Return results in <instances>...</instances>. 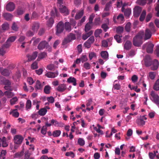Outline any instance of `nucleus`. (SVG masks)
Masks as SVG:
<instances>
[{"mask_svg":"<svg viewBox=\"0 0 159 159\" xmlns=\"http://www.w3.org/2000/svg\"><path fill=\"white\" fill-rule=\"evenodd\" d=\"M61 133V131L60 130H56L53 132L52 135L54 137H58L59 136Z\"/></svg>","mask_w":159,"mask_h":159,"instance_id":"obj_39","label":"nucleus"},{"mask_svg":"<svg viewBox=\"0 0 159 159\" xmlns=\"http://www.w3.org/2000/svg\"><path fill=\"white\" fill-rule=\"evenodd\" d=\"M30 153L28 151L26 152L25 153L24 159H29L30 158Z\"/></svg>","mask_w":159,"mask_h":159,"instance_id":"obj_63","label":"nucleus"},{"mask_svg":"<svg viewBox=\"0 0 159 159\" xmlns=\"http://www.w3.org/2000/svg\"><path fill=\"white\" fill-rule=\"evenodd\" d=\"M54 22V20L52 17H51L49 18V20L47 21V25L49 27H51L52 25Z\"/></svg>","mask_w":159,"mask_h":159,"instance_id":"obj_37","label":"nucleus"},{"mask_svg":"<svg viewBox=\"0 0 159 159\" xmlns=\"http://www.w3.org/2000/svg\"><path fill=\"white\" fill-rule=\"evenodd\" d=\"M49 47L48 43L46 41L44 40L41 42L39 44L38 48L40 50H41L45 48H47Z\"/></svg>","mask_w":159,"mask_h":159,"instance_id":"obj_6","label":"nucleus"},{"mask_svg":"<svg viewBox=\"0 0 159 159\" xmlns=\"http://www.w3.org/2000/svg\"><path fill=\"white\" fill-rule=\"evenodd\" d=\"M24 155V152L21 151L20 152H17L15 154V157H16L20 158Z\"/></svg>","mask_w":159,"mask_h":159,"instance_id":"obj_53","label":"nucleus"},{"mask_svg":"<svg viewBox=\"0 0 159 159\" xmlns=\"http://www.w3.org/2000/svg\"><path fill=\"white\" fill-rule=\"evenodd\" d=\"M56 28V34L58 35L59 34L62 33L64 29L63 22L62 21L59 22L57 24Z\"/></svg>","mask_w":159,"mask_h":159,"instance_id":"obj_3","label":"nucleus"},{"mask_svg":"<svg viewBox=\"0 0 159 159\" xmlns=\"http://www.w3.org/2000/svg\"><path fill=\"white\" fill-rule=\"evenodd\" d=\"M101 23L100 18V17H97L95 18L94 24L96 25H100Z\"/></svg>","mask_w":159,"mask_h":159,"instance_id":"obj_44","label":"nucleus"},{"mask_svg":"<svg viewBox=\"0 0 159 159\" xmlns=\"http://www.w3.org/2000/svg\"><path fill=\"white\" fill-rule=\"evenodd\" d=\"M131 12V11L130 9H127L124 11V15L125 16L128 17L130 15Z\"/></svg>","mask_w":159,"mask_h":159,"instance_id":"obj_47","label":"nucleus"},{"mask_svg":"<svg viewBox=\"0 0 159 159\" xmlns=\"http://www.w3.org/2000/svg\"><path fill=\"white\" fill-rule=\"evenodd\" d=\"M27 80L30 85H32L34 82L33 79L30 77H28L27 79Z\"/></svg>","mask_w":159,"mask_h":159,"instance_id":"obj_60","label":"nucleus"},{"mask_svg":"<svg viewBox=\"0 0 159 159\" xmlns=\"http://www.w3.org/2000/svg\"><path fill=\"white\" fill-rule=\"evenodd\" d=\"M101 55L102 57L104 59H106L108 58V54L106 51H102L101 53Z\"/></svg>","mask_w":159,"mask_h":159,"instance_id":"obj_32","label":"nucleus"},{"mask_svg":"<svg viewBox=\"0 0 159 159\" xmlns=\"http://www.w3.org/2000/svg\"><path fill=\"white\" fill-rule=\"evenodd\" d=\"M124 30L123 27L119 26L116 28V32L117 34H120L123 33Z\"/></svg>","mask_w":159,"mask_h":159,"instance_id":"obj_33","label":"nucleus"},{"mask_svg":"<svg viewBox=\"0 0 159 159\" xmlns=\"http://www.w3.org/2000/svg\"><path fill=\"white\" fill-rule=\"evenodd\" d=\"M60 11L61 12L64 13L65 15H68L69 13V10L65 6L63 7L62 8H60Z\"/></svg>","mask_w":159,"mask_h":159,"instance_id":"obj_23","label":"nucleus"},{"mask_svg":"<svg viewBox=\"0 0 159 159\" xmlns=\"http://www.w3.org/2000/svg\"><path fill=\"white\" fill-rule=\"evenodd\" d=\"M51 88L49 85H46L45 86L44 89V92L47 94H49L50 93V90Z\"/></svg>","mask_w":159,"mask_h":159,"instance_id":"obj_41","label":"nucleus"},{"mask_svg":"<svg viewBox=\"0 0 159 159\" xmlns=\"http://www.w3.org/2000/svg\"><path fill=\"white\" fill-rule=\"evenodd\" d=\"M131 24L129 22L127 23L126 24L125 26V30L126 32H130L131 29Z\"/></svg>","mask_w":159,"mask_h":159,"instance_id":"obj_40","label":"nucleus"},{"mask_svg":"<svg viewBox=\"0 0 159 159\" xmlns=\"http://www.w3.org/2000/svg\"><path fill=\"white\" fill-rule=\"evenodd\" d=\"M16 38V36H12L10 37L5 43L7 47H10L11 45V43L14 42Z\"/></svg>","mask_w":159,"mask_h":159,"instance_id":"obj_8","label":"nucleus"},{"mask_svg":"<svg viewBox=\"0 0 159 159\" xmlns=\"http://www.w3.org/2000/svg\"><path fill=\"white\" fill-rule=\"evenodd\" d=\"M136 123L139 126L143 125L145 124V121L141 119H138L136 120Z\"/></svg>","mask_w":159,"mask_h":159,"instance_id":"obj_34","label":"nucleus"},{"mask_svg":"<svg viewBox=\"0 0 159 159\" xmlns=\"http://www.w3.org/2000/svg\"><path fill=\"white\" fill-rule=\"evenodd\" d=\"M47 56V54L45 52H43L39 54L38 57L42 59L45 58Z\"/></svg>","mask_w":159,"mask_h":159,"instance_id":"obj_45","label":"nucleus"},{"mask_svg":"<svg viewBox=\"0 0 159 159\" xmlns=\"http://www.w3.org/2000/svg\"><path fill=\"white\" fill-rule=\"evenodd\" d=\"M1 74L5 76H9L10 74V72L9 70L5 69L2 71H1Z\"/></svg>","mask_w":159,"mask_h":159,"instance_id":"obj_26","label":"nucleus"},{"mask_svg":"<svg viewBox=\"0 0 159 159\" xmlns=\"http://www.w3.org/2000/svg\"><path fill=\"white\" fill-rule=\"evenodd\" d=\"M149 28L150 31L152 32V33H155L156 31L155 29V26L154 24L152 22H150L149 25Z\"/></svg>","mask_w":159,"mask_h":159,"instance_id":"obj_31","label":"nucleus"},{"mask_svg":"<svg viewBox=\"0 0 159 159\" xmlns=\"http://www.w3.org/2000/svg\"><path fill=\"white\" fill-rule=\"evenodd\" d=\"M91 23H87L85 25V31L86 32H87L89 31L91 28L92 27L90 25Z\"/></svg>","mask_w":159,"mask_h":159,"instance_id":"obj_42","label":"nucleus"},{"mask_svg":"<svg viewBox=\"0 0 159 159\" xmlns=\"http://www.w3.org/2000/svg\"><path fill=\"white\" fill-rule=\"evenodd\" d=\"M47 111V110L46 108H42L40 109L38 111V114L39 115L43 116L45 115Z\"/></svg>","mask_w":159,"mask_h":159,"instance_id":"obj_27","label":"nucleus"},{"mask_svg":"<svg viewBox=\"0 0 159 159\" xmlns=\"http://www.w3.org/2000/svg\"><path fill=\"white\" fill-rule=\"evenodd\" d=\"M84 10H82L80 11L78 13L76 14L75 16V19L76 20H79L83 16L84 14Z\"/></svg>","mask_w":159,"mask_h":159,"instance_id":"obj_25","label":"nucleus"},{"mask_svg":"<svg viewBox=\"0 0 159 159\" xmlns=\"http://www.w3.org/2000/svg\"><path fill=\"white\" fill-rule=\"evenodd\" d=\"M9 25L7 22L2 24L1 26L2 30L4 31L8 30L9 28Z\"/></svg>","mask_w":159,"mask_h":159,"instance_id":"obj_24","label":"nucleus"},{"mask_svg":"<svg viewBox=\"0 0 159 159\" xmlns=\"http://www.w3.org/2000/svg\"><path fill=\"white\" fill-rule=\"evenodd\" d=\"M2 144V146L3 147H6L7 146L8 144L6 141V138L5 137H3L2 139L0 138V147Z\"/></svg>","mask_w":159,"mask_h":159,"instance_id":"obj_17","label":"nucleus"},{"mask_svg":"<svg viewBox=\"0 0 159 159\" xmlns=\"http://www.w3.org/2000/svg\"><path fill=\"white\" fill-rule=\"evenodd\" d=\"M38 52L35 51L33 52L32 55L28 54L27 55V57H28V60L29 61H31L35 59L38 55Z\"/></svg>","mask_w":159,"mask_h":159,"instance_id":"obj_13","label":"nucleus"},{"mask_svg":"<svg viewBox=\"0 0 159 159\" xmlns=\"http://www.w3.org/2000/svg\"><path fill=\"white\" fill-rule=\"evenodd\" d=\"M66 89V84H63L59 85L57 88V90L59 92H62Z\"/></svg>","mask_w":159,"mask_h":159,"instance_id":"obj_18","label":"nucleus"},{"mask_svg":"<svg viewBox=\"0 0 159 159\" xmlns=\"http://www.w3.org/2000/svg\"><path fill=\"white\" fill-rule=\"evenodd\" d=\"M25 11L24 8L18 7L17 10V14L19 15H22L25 12Z\"/></svg>","mask_w":159,"mask_h":159,"instance_id":"obj_35","label":"nucleus"},{"mask_svg":"<svg viewBox=\"0 0 159 159\" xmlns=\"http://www.w3.org/2000/svg\"><path fill=\"white\" fill-rule=\"evenodd\" d=\"M54 10H52L51 12V16L55 17V16H59V13L57 11V10L56 7H54Z\"/></svg>","mask_w":159,"mask_h":159,"instance_id":"obj_30","label":"nucleus"},{"mask_svg":"<svg viewBox=\"0 0 159 159\" xmlns=\"http://www.w3.org/2000/svg\"><path fill=\"white\" fill-rule=\"evenodd\" d=\"M81 62L83 63L86 61L88 60V58L86 55H84L82 56L80 58Z\"/></svg>","mask_w":159,"mask_h":159,"instance_id":"obj_59","label":"nucleus"},{"mask_svg":"<svg viewBox=\"0 0 159 159\" xmlns=\"http://www.w3.org/2000/svg\"><path fill=\"white\" fill-rule=\"evenodd\" d=\"M131 42L129 40H127L125 44L124 48L127 50H129L131 49Z\"/></svg>","mask_w":159,"mask_h":159,"instance_id":"obj_20","label":"nucleus"},{"mask_svg":"<svg viewBox=\"0 0 159 159\" xmlns=\"http://www.w3.org/2000/svg\"><path fill=\"white\" fill-rule=\"evenodd\" d=\"M152 32L151 31L150 29H146L145 32V37H144V39L145 40L149 39L151 38Z\"/></svg>","mask_w":159,"mask_h":159,"instance_id":"obj_12","label":"nucleus"},{"mask_svg":"<svg viewBox=\"0 0 159 159\" xmlns=\"http://www.w3.org/2000/svg\"><path fill=\"white\" fill-rule=\"evenodd\" d=\"M35 88L38 89H40L42 88V86L40 81L37 80L36 82V85L35 86Z\"/></svg>","mask_w":159,"mask_h":159,"instance_id":"obj_46","label":"nucleus"},{"mask_svg":"<svg viewBox=\"0 0 159 159\" xmlns=\"http://www.w3.org/2000/svg\"><path fill=\"white\" fill-rule=\"evenodd\" d=\"M94 41V39L93 36H92L90 37V38L87 40V41L89 42L90 44L93 43Z\"/></svg>","mask_w":159,"mask_h":159,"instance_id":"obj_58","label":"nucleus"},{"mask_svg":"<svg viewBox=\"0 0 159 159\" xmlns=\"http://www.w3.org/2000/svg\"><path fill=\"white\" fill-rule=\"evenodd\" d=\"M47 128L46 126H43L41 130V133L43 134H45L46 133Z\"/></svg>","mask_w":159,"mask_h":159,"instance_id":"obj_62","label":"nucleus"},{"mask_svg":"<svg viewBox=\"0 0 159 159\" xmlns=\"http://www.w3.org/2000/svg\"><path fill=\"white\" fill-rule=\"evenodd\" d=\"M9 47H7L6 44L4 43L3 44L0 48V55L3 56L6 52V49L9 48Z\"/></svg>","mask_w":159,"mask_h":159,"instance_id":"obj_15","label":"nucleus"},{"mask_svg":"<svg viewBox=\"0 0 159 159\" xmlns=\"http://www.w3.org/2000/svg\"><path fill=\"white\" fill-rule=\"evenodd\" d=\"M64 28L66 31L69 32L71 30V27L70 23L68 22H66L64 24Z\"/></svg>","mask_w":159,"mask_h":159,"instance_id":"obj_19","label":"nucleus"},{"mask_svg":"<svg viewBox=\"0 0 159 159\" xmlns=\"http://www.w3.org/2000/svg\"><path fill=\"white\" fill-rule=\"evenodd\" d=\"M142 8L141 7L137 6L134 9V17H137L139 16L141 12Z\"/></svg>","mask_w":159,"mask_h":159,"instance_id":"obj_7","label":"nucleus"},{"mask_svg":"<svg viewBox=\"0 0 159 159\" xmlns=\"http://www.w3.org/2000/svg\"><path fill=\"white\" fill-rule=\"evenodd\" d=\"M15 8V5L13 2H10L6 5V9L8 11H13Z\"/></svg>","mask_w":159,"mask_h":159,"instance_id":"obj_9","label":"nucleus"},{"mask_svg":"<svg viewBox=\"0 0 159 159\" xmlns=\"http://www.w3.org/2000/svg\"><path fill=\"white\" fill-rule=\"evenodd\" d=\"M3 84L6 85L10 86L11 84V82L8 80H7L5 78L3 80Z\"/></svg>","mask_w":159,"mask_h":159,"instance_id":"obj_55","label":"nucleus"},{"mask_svg":"<svg viewBox=\"0 0 159 159\" xmlns=\"http://www.w3.org/2000/svg\"><path fill=\"white\" fill-rule=\"evenodd\" d=\"M47 68L50 70H52L55 69V65L54 64H51L47 66Z\"/></svg>","mask_w":159,"mask_h":159,"instance_id":"obj_57","label":"nucleus"},{"mask_svg":"<svg viewBox=\"0 0 159 159\" xmlns=\"http://www.w3.org/2000/svg\"><path fill=\"white\" fill-rule=\"evenodd\" d=\"M146 15V11L145 10H143L139 18V20L141 21H143L144 20L145 18V16Z\"/></svg>","mask_w":159,"mask_h":159,"instance_id":"obj_36","label":"nucleus"},{"mask_svg":"<svg viewBox=\"0 0 159 159\" xmlns=\"http://www.w3.org/2000/svg\"><path fill=\"white\" fill-rule=\"evenodd\" d=\"M78 144L80 146H82L84 145L85 142L84 140L81 138H79L78 141Z\"/></svg>","mask_w":159,"mask_h":159,"instance_id":"obj_52","label":"nucleus"},{"mask_svg":"<svg viewBox=\"0 0 159 159\" xmlns=\"http://www.w3.org/2000/svg\"><path fill=\"white\" fill-rule=\"evenodd\" d=\"M31 67L33 69H37L38 68L37 62L35 61L31 65Z\"/></svg>","mask_w":159,"mask_h":159,"instance_id":"obj_48","label":"nucleus"},{"mask_svg":"<svg viewBox=\"0 0 159 159\" xmlns=\"http://www.w3.org/2000/svg\"><path fill=\"white\" fill-rule=\"evenodd\" d=\"M6 150H2L1 152L0 158H2L3 159H5V157L4 156L6 154Z\"/></svg>","mask_w":159,"mask_h":159,"instance_id":"obj_61","label":"nucleus"},{"mask_svg":"<svg viewBox=\"0 0 159 159\" xmlns=\"http://www.w3.org/2000/svg\"><path fill=\"white\" fill-rule=\"evenodd\" d=\"M11 29L15 31H17L18 30V27H17V25L15 22H14L13 23L11 26Z\"/></svg>","mask_w":159,"mask_h":159,"instance_id":"obj_50","label":"nucleus"},{"mask_svg":"<svg viewBox=\"0 0 159 159\" xmlns=\"http://www.w3.org/2000/svg\"><path fill=\"white\" fill-rule=\"evenodd\" d=\"M102 32V30L101 29L96 30L94 32V35L96 37H99V34Z\"/></svg>","mask_w":159,"mask_h":159,"instance_id":"obj_43","label":"nucleus"},{"mask_svg":"<svg viewBox=\"0 0 159 159\" xmlns=\"http://www.w3.org/2000/svg\"><path fill=\"white\" fill-rule=\"evenodd\" d=\"M93 33L92 30L90 31L89 32L85 34H83L82 35V39L85 40L90 36Z\"/></svg>","mask_w":159,"mask_h":159,"instance_id":"obj_28","label":"nucleus"},{"mask_svg":"<svg viewBox=\"0 0 159 159\" xmlns=\"http://www.w3.org/2000/svg\"><path fill=\"white\" fill-rule=\"evenodd\" d=\"M151 60L150 56L148 55L145 56L144 59V61L146 66H149L152 65V62Z\"/></svg>","mask_w":159,"mask_h":159,"instance_id":"obj_10","label":"nucleus"},{"mask_svg":"<svg viewBox=\"0 0 159 159\" xmlns=\"http://www.w3.org/2000/svg\"><path fill=\"white\" fill-rule=\"evenodd\" d=\"M23 139V138L21 136L16 135L14 138V143L16 144H20L21 143Z\"/></svg>","mask_w":159,"mask_h":159,"instance_id":"obj_11","label":"nucleus"},{"mask_svg":"<svg viewBox=\"0 0 159 159\" xmlns=\"http://www.w3.org/2000/svg\"><path fill=\"white\" fill-rule=\"evenodd\" d=\"M154 47L153 44L151 43H147L143 45L142 49L144 50L146 48L147 52L149 53H152L153 51V48Z\"/></svg>","mask_w":159,"mask_h":159,"instance_id":"obj_4","label":"nucleus"},{"mask_svg":"<svg viewBox=\"0 0 159 159\" xmlns=\"http://www.w3.org/2000/svg\"><path fill=\"white\" fill-rule=\"evenodd\" d=\"M58 74L57 71L55 72H48L45 74V75L48 78H54L58 75Z\"/></svg>","mask_w":159,"mask_h":159,"instance_id":"obj_14","label":"nucleus"},{"mask_svg":"<svg viewBox=\"0 0 159 159\" xmlns=\"http://www.w3.org/2000/svg\"><path fill=\"white\" fill-rule=\"evenodd\" d=\"M4 18L7 20H10L12 19L13 16L9 13H5L3 14Z\"/></svg>","mask_w":159,"mask_h":159,"instance_id":"obj_22","label":"nucleus"},{"mask_svg":"<svg viewBox=\"0 0 159 159\" xmlns=\"http://www.w3.org/2000/svg\"><path fill=\"white\" fill-rule=\"evenodd\" d=\"M159 65V62L158 60L155 59L152 63V66L151 67V69L153 70H155L157 69Z\"/></svg>","mask_w":159,"mask_h":159,"instance_id":"obj_16","label":"nucleus"},{"mask_svg":"<svg viewBox=\"0 0 159 159\" xmlns=\"http://www.w3.org/2000/svg\"><path fill=\"white\" fill-rule=\"evenodd\" d=\"M153 89L156 91L159 90V79L157 80L153 86Z\"/></svg>","mask_w":159,"mask_h":159,"instance_id":"obj_38","label":"nucleus"},{"mask_svg":"<svg viewBox=\"0 0 159 159\" xmlns=\"http://www.w3.org/2000/svg\"><path fill=\"white\" fill-rule=\"evenodd\" d=\"M150 95L152 98V101L157 105H159V96L157 94H155L153 91H152L151 92Z\"/></svg>","mask_w":159,"mask_h":159,"instance_id":"obj_5","label":"nucleus"},{"mask_svg":"<svg viewBox=\"0 0 159 159\" xmlns=\"http://www.w3.org/2000/svg\"><path fill=\"white\" fill-rule=\"evenodd\" d=\"M111 1H110L108 2L107 3L106 5L105 8L104 10L106 11H109V8L111 6Z\"/></svg>","mask_w":159,"mask_h":159,"instance_id":"obj_49","label":"nucleus"},{"mask_svg":"<svg viewBox=\"0 0 159 159\" xmlns=\"http://www.w3.org/2000/svg\"><path fill=\"white\" fill-rule=\"evenodd\" d=\"M149 76L150 78L152 80L154 79L156 74L154 72H151L149 73Z\"/></svg>","mask_w":159,"mask_h":159,"instance_id":"obj_54","label":"nucleus"},{"mask_svg":"<svg viewBox=\"0 0 159 159\" xmlns=\"http://www.w3.org/2000/svg\"><path fill=\"white\" fill-rule=\"evenodd\" d=\"M156 11H157L156 16L157 17H159V0H158L157 3L156 7L155 8Z\"/></svg>","mask_w":159,"mask_h":159,"instance_id":"obj_56","label":"nucleus"},{"mask_svg":"<svg viewBox=\"0 0 159 159\" xmlns=\"http://www.w3.org/2000/svg\"><path fill=\"white\" fill-rule=\"evenodd\" d=\"M31 102L30 100H28L27 101L26 108L27 110L31 108Z\"/></svg>","mask_w":159,"mask_h":159,"instance_id":"obj_51","label":"nucleus"},{"mask_svg":"<svg viewBox=\"0 0 159 159\" xmlns=\"http://www.w3.org/2000/svg\"><path fill=\"white\" fill-rule=\"evenodd\" d=\"M143 37L142 35L139 33L133 39V43L135 46L139 47L143 43Z\"/></svg>","mask_w":159,"mask_h":159,"instance_id":"obj_1","label":"nucleus"},{"mask_svg":"<svg viewBox=\"0 0 159 159\" xmlns=\"http://www.w3.org/2000/svg\"><path fill=\"white\" fill-rule=\"evenodd\" d=\"M75 34L70 33V34L67 35V37L64 39L63 40L62 45H64L68 43L71 42L72 40L75 39Z\"/></svg>","mask_w":159,"mask_h":159,"instance_id":"obj_2","label":"nucleus"},{"mask_svg":"<svg viewBox=\"0 0 159 159\" xmlns=\"http://www.w3.org/2000/svg\"><path fill=\"white\" fill-rule=\"evenodd\" d=\"M101 27L103 29L105 32H106L107 30L109 28L108 27L106 24H103L102 25Z\"/></svg>","mask_w":159,"mask_h":159,"instance_id":"obj_64","label":"nucleus"},{"mask_svg":"<svg viewBox=\"0 0 159 159\" xmlns=\"http://www.w3.org/2000/svg\"><path fill=\"white\" fill-rule=\"evenodd\" d=\"M67 82L69 83H73V85L74 86L76 85V80L74 77H70L67 79Z\"/></svg>","mask_w":159,"mask_h":159,"instance_id":"obj_29","label":"nucleus"},{"mask_svg":"<svg viewBox=\"0 0 159 159\" xmlns=\"http://www.w3.org/2000/svg\"><path fill=\"white\" fill-rule=\"evenodd\" d=\"M39 27V24L38 22H34L32 25V29L34 31H37Z\"/></svg>","mask_w":159,"mask_h":159,"instance_id":"obj_21","label":"nucleus"}]
</instances>
